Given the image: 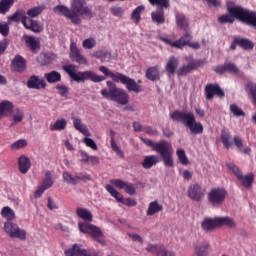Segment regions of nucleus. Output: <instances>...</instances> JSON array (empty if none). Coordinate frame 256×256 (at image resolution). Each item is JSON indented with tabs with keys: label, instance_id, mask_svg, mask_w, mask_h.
<instances>
[{
	"label": "nucleus",
	"instance_id": "nucleus-1",
	"mask_svg": "<svg viewBox=\"0 0 256 256\" xmlns=\"http://www.w3.org/2000/svg\"><path fill=\"white\" fill-rule=\"evenodd\" d=\"M99 72L103 73L105 77H110V79H112V81L106 82L108 89L104 88L100 92L104 99L114 101L115 103H118V105H127V103H129V94L127 91H133V93H141V91H143L141 85L137 84L135 79L130 78L123 73H113L105 66H100ZM115 83H122V85L126 86L127 91L118 88Z\"/></svg>",
	"mask_w": 256,
	"mask_h": 256
},
{
	"label": "nucleus",
	"instance_id": "nucleus-2",
	"mask_svg": "<svg viewBox=\"0 0 256 256\" xmlns=\"http://www.w3.org/2000/svg\"><path fill=\"white\" fill-rule=\"evenodd\" d=\"M53 11L69 19L73 25H81V17L79 15H86V17L92 16L91 8L87 6L85 0H72L71 8L65 5H57L53 8Z\"/></svg>",
	"mask_w": 256,
	"mask_h": 256
},
{
	"label": "nucleus",
	"instance_id": "nucleus-3",
	"mask_svg": "<svg viewBox=\"0 0 256 256\" xmlns=\"http://www.w3.org/2000/svg\"><path fill=\"white\" fill-rule=\"evenodd\" d=\"M229 14H223L218 17V23L220 25H233L235 23V19L241 21V23H246L250 27H254L256 29V12L253 10L245 9L241 6H232L228 8Z\"/></svg>",
	"mask_w": 256,
	"mask_h": 256
},
{
	"label": "nucleus",
	"instance_id": "nucleus-4",
	"mask_svg": "<svg viewBox=\"0 0 256 256\" xmlns=\"http://www.w3.org/2000/svg\"><path fill=\"white\" fill-rule=\"evenodd\" d=\"M76 215L83 221L78 222V229L80 233L92 236L95 241L101 245H105L103 240V231L98 226L91 224L93 222V214L87 208H76Z\"/></svg>",
	"mask_w": 256,
	"mask_h": 256
},
{
	"label": "nucleus",
	"instance_id": "nucleus-5",
	"mask_svg": "<svg viewBox=\"0 0 256 256\" xmlns=\"http://www.w3.org/2000/svg\"><path fill=\"white\" fill-rule=\"evenodd\" d=\"M170 119L186 125L193 135H201L204 131L203 124L195 120V114L193 112L175 110L170 114Z\"/></svg>",
	"mask_w": 256,
	"mask_h": 256
},
{
	"label": "nucleus",
	"instance_id": "nucleus-6",
	"mask_svg": "<svg viewBox=\"0 0 256 256\" xmlns=\"http://www.w3.org/2000/svg\"><path fill=\"white\" fill-rule=\"evenodd\" d=\"M62 69L69 75L70 79H73V81H76V83H85V81L101 83V81H105L106 79L105 76H99L93 71H79L78 73H75L77 69L73 64L63 66Z\"/></svg>",
	"mask_w": 256,
	"mask_h": 256
},
{
	"label": "nucleus",
	"instance_id": "nucleus-7",
	"mask_svg": "<svg viewBox=\"0 0 256 256\" xmlns=\"http://www.w3.org/2000/svg\"><path fill=\"white\" fill-rule=\"evenodd\" d=\"M230 227L234 229L236 227L235 220L229 216L225 217H215V218H205L201 223V228L205 233H211L215 231L217 227Z\"/></svg>",
	"mask_w": 256,
	"mask_h": 256
},
{
	"label": "nucleus",
	"instance_id": "nucleus-8",
	"mask_svg": "<svg viewBox=\"0 0 256 256\" xmlns=\"http://www.w3.org/2000/svg\"><path fill=\"white\" fill-rule=\"evenodd\" d=\"M4 231L11 239L27 240V230L19 227V224L13 221H6L4 223Z\"/></svg>",
	"mask_w": 256,
	"mask_h": 256
},
{
	"label": "nucleus",
	"instance_id": "nucleus-9",
	"mask_svg": "<svg viewBox=\"0 0 256 256\" xmlns=\"http://www.w3.org/2000/svg\"><path fill=\"white\" fill-rule=\"evenodd\" d=\"M207 199L212 207H221L225 203V199H227V190L221 187L212 188L208 193Z\"/></svg>",
	"mask_w": 256,
	"mask_h": 256
},
{
	"label": "nucleus",
	"instance_id": "nucleus-10",
	"mask_svg": "<svg viewBox=\"0 0 256 256\" xmlns=\"http://www.w3.org/2000/svg\"><path fill=\"white\" fill-rule=\"evenodd\" d=\"M204 95L206 101H213L215 97L223 99L225 97V90L219 84L208 83L204 88Z\"/></svg>",
	"mask_w": 256,
	"mask_h": 256
},
{
	"label": "nucleus",
	"instance_id": "nucleus-11",
	"mask_svg": "<svg viewBox=\"0 0 256 256\" xmlns=\"http://www.w3.org/2000/svg\"><path fill=\"white\" fill-rule=\"evenodd\" d=\"M161 157L165 167H175V162L173 161V146L165 140L161 141Z\"/></svg>",
	"mask_w": 256,
	"mask_h": 256
},
{
	"label": "nucleus",
	"instance_id": "nucleus-12",
	"mask_svg": "<svg viewBox=\"0 0 256 256\" xmlns=\"http://www.w3.org/2000/svg\"><path fill=\"white\" fill-rule=\"evenodd\" d=\"M187 193L191 201H196L197 203H200V201H203V199H205L206 190L203 185L199 183H194L188 187Z\"/></svg>",
	"mask_w": 256,
	"mask_h": 256
},
{
	"label": "nucleus",
	"instance_id": "nucleus-13",
	"mask_svg": "<svg viewBox=\"0 0 256 256\" xmlns=\"http://www.w3.org/2000/svg\"><path fill=\"white\" fill-rule=\"evenodd\" d=\"M162 41L167 45H170V47H175L176 49H183V47H188L189 43L193 41V36L190 33L186 32L174 42L167 38H162Z\"/></svg>",
	"mask_w": 256,
	"mask_h": 256
},
{
	"label": "nucleus",
	"instance_id": "nucleus-14",
	"mask_svg": "<svg viewBox=\"0 0 256 256\" xmlns=\"http://www.w3.org/2000/svg\"><path fill=\"white\" fill-rule=\"evenodd\" d=\"M217 75H225V73H231L232 75H239V67L237 64L226 62L223 65H218L214 68Z\"/></svg>",
	"mask_w": 256,
	"mask_h": 256
},
{
	"label": "nucleus",
	"instance_id": "nucleus-15",
	"mask_svg": "<svg viewBox=\"0 0 256 256\" xmlns=\"http://www.w3.org/2000/svg\"><path fill=\"white\" fill-rule=\"evenodd\" d=\"M111 185H114V187H117L118 189H124L125 193L128 195H135L137 193L135 189V185L125 182L121 179H113L110 181Z\"/></svg>",
	"mask_w": 256,
	"mask_h": 256
},
{
	"label": "nucleus",
	"instance_id": "nucleus-16",
	"mask_svg": "<svg viewBox=\"0 0 256 256\" xmlns=\"http://www.w3.org/2000/svg\"><path fill=\"white\" fill-rule=\"evenodd\" d=\"M66 256H97V252L85 250L81 248V245L74 244L71 249L66 251Z\"/></svg>",
	"mask_w": 256,
	"mask_h": 256
},
{
	"label": "nucleus",
	"instance_id": "nucleus-17",
	"mask_svg": "<svg viewBox=\"0 0 256 256\" xmlns=\"http://www.w3.org/2000/svg\"><path fill=\"white\" fill-rule=\"evenodd\" d=\"M197 67H199V62L193 60L187 65H183L180 68H178L176 70V75L177 77H187V75H189V73H193V71H195Z\"/></svg>",
	"mask_w": 256,
	"mask_h": 256
},
{
	"label": "nucleus",
	"instance_id": "nucleus-18",
	"mask_svg": "<svg viewBox=\"0 0 256 256\" xmlns=\"http://www.w3.org/2000/svg\"><path fill=\"white\" fill-rule=\"evenodd\" d=\"M28 89H45L47 87V82H45V79L39 78L37 75H32L27 83H26Z\"/></svg>",
	"mask_w": 256,
	"mask_h": 256
},
{
	"label": "nucleus",
	"instance_id": "nucleus-19",
	"mask_svg": "<svg viewBox=\"0 0 256 256\" xmlns=\"http://www.w3.org/2000/svg\"><path fill=\"white\" fill-rule=\"evenodd\" d=\"M28 19L25 10H18L14 14L8 16V23H20L21 21L22 25L25 26Z\"/></svg>",
	"mask_w": 256,
	"mask_h": 256
},
{
	"label": "nucleus",
	"instance_id": "nucleus-20",
	"mask_svg": "<svg viewBox=\"0 0 256 256\" xmlns=\"http://www.w3.org/2000/svg\"><path fill=\"white\" fill-rule=\"evenodd\" d=\"M12 67L17 71V73H24L27 69V60L23 56L17 55L12 60Z\"/></svg>",
	"mask_w": 256,
	"mask_h": 256
},
{
	"label": "nucleus",
	"instance_id": "nucleus-21",
	"mask_svg": "<svg viewBox=\"0 0 256 256\" xmlns=\"http://www.w3.org/2000/svg\"><path fill=\"white\" fill-rule=\"evenodd\" d=\"M176 19V25L181 29L182 31H189V18L185 16L183 13L177 12L175 14Z\"/></svg>",
	"mask_w": 256,
	"mask_h": 256
},
{
	"label": "nucleus",
	"instance_id": "nucleus-22",
	"mask_svg": "<svg viewBox=\"0 0 256 256\" xmlns=\"http://www.w3.org/2000/svg\"><path fill=\"white\" fill-rule=\"evenodd\" d=\"M73 126L74 128L82 133V135H85V137H91V132L89 131V128L87 126L83 125L81 123V118H73Z\"/></svg>",
	"mask_w": 256,
	"mask_h": 256
},
{
	"label": "nucleus",
	"instance_id": "nucleus-23",
	"mask_svg": "<svg viewBox=\"0 0 256 256\" xmlns=\"http://www.w3.org/2000/svg\"><path fill=\"white\" fill-rule=\"evenodd\" d=\"M18 167L20 173L25 175V173H27L29 169H31V160H29V158L25 156H20L18 160Z\"/></svg>",
	"mask_w": 256,
	"mask_h": 256
},
{
	"label": "nucleus",
	"instance_id": "nucleus-24",
	"mask_svg": "<svg viewBox=\"0 0 256 256\" xmlns=\"http://www.w3.org/2000/svg\"><path fill=\"white\" fill-rule=\"evenodd\" d=\"M236 43L238 47L245 49V51H251V49L255 47V43H253V41L243 37H236Z\"/></svg>",
	"mask_w": 256,
	"mask_h": 256
},
{
	"label": "nucleus",
	"instance_id": "nucleus-25",
	"mask_svg": "<svg viewBox=\"0 0 256 256\" xmlns=\"http://www.w3.org/2000/svg\"><path fill=\"white\" fill-rule=\"evenodd\" d=\"M179 66V60L175 58L174 56L170 57L165 69L168 73V76L171 77V75H175L176 69Z\"/></svg>",
	"mask_w": 256,
	"mask_h": 256
},
{
	"label": "nucleus",
	"instance_id": "nucleus-26",
	"mask_svg": "<svg viewBox=\"0 0 256 256\" xmlns=\"http://www.w3.org/2000/svg\"><path fill=\"white\" fill-rule=\"evenodd\" d=\"M30 24L24 25L25 29L29 31H33V33H41L43 31V26L37 20H33V18H28Z\"/></svg>",
	"mask_w": 256,
	"mask_h": 256
},
{
	"label": "nucleus",
	"instance_id": "nucleus-27",
	"mask_svg": "<svg viewBox=\"0 0 256 256\" xmlns=\"http://www.w3.org/2000/svg\"><path fill=\"white\" fill-rule=\"evenodd\" d=\"M238 181H240L245 189H249L250 187H253V183L255 181V174L249 173L245 176L242 174L241 178L238 179Z\"/></svg>",
	"mask_w": 256,
	"mask_h": 256
},
{
	"label": "nucleus",
	"instance_id": "nucleus-28",
	"mask_svg": "<svg viewBox=\"0 0 256 256\" xmlns=\"http://www.w3.org/2000/svg\"><path fill=\"white\" fill-rule=\"evenodd\" d=\"M1 217H3V219H6V221H15L16 216H15V211L9 207V206H5L1 209L0 212Z\"/></svg>",
	"mask_w": 256,
	"mask_h": 256
},
{
	"label": "nucleus",
	"instance_id": "nucleus-29",
	"mask_svg": "<svg viewBox=\"0 0 256 256\" xmlns=\"http://www.w3.org/2000/svg\"><path fill=\"white\" fill-rule=\"evenodd\" d=\"M157 163H159V156H155V155L145 156L142 162V167L144 169H151V167H153V165H157Z\"/></svg>",
	"mask_w": 256,
	"mask_h": 256
},
{
	"label": "nucleus",
	"instance_id": "nucleus-30",
	"mask_svg": "<svg viewBox=\"0 0 256 256\" xmlns=\"http://www.w3.org/2000/svg\"><path fill=\"white\" fill-rule=\"evenodd\" d=\"M14 5L15 0H0V15H7Z\"/></svg>",
	"mask_w": 256,
	"mask_h": 256
},
{
	"label": "nucleus",
	"instance_id": "nucleus-31",
	"mask_svg": "<svg viewBox=\"0 0 256 256\" xmlns=\"http://www.w3.org/2000/svg\"><path fill=\"white\" fill-rule=\"evenodd\" d=\"M145 77L149 79V81H157L159 80V67L153 66L146 70Z\"/></svg>",
	"mask_w": 256,
	"mask_h": 256
},
{
	"label": "nucleus",
	"instance_id": "nucleus-32",
	"mask_svg": "<svg viewBox=\"0 0 256 256\" xmlns=\"http://www.w3.org/2000/svg\"><path fill=\"white\" fill-rule=\"evenodd\" d=\"M209 243L203 242L202 244L195 247L196 256H209Z\"/></svg>",
	"mask_w": 256,
	"mask_h": 256
},
{
	"label": "nucleus",
	"instance_id": "nucleus-33",
	"mask_svg": "<svg viewBox=\"0 0 256 256\" xmlns=\"http://www.w3.org/2000/svg\"><path fill=\"white\" fill-rule=\"evenodd\" d=\"M13 102L4 100L0 103V117L1 115H7V113H13Z\"/></svg>",
	"mask_w": 256,
	"mask_h": 256
},
{
	"label": "nucleus",
	"instance_id": "nucleus-34",
	"mask_svg": "<svg viewBox=\"0 0 256 256\" xmlns=\"http://www.w3.org/2000/svg\"><path fill=\"white\" fill-rule=\"evenodd\" d=\"M44 77L47 81V83H59L61 81V73L53 70L49 73H45Z\"/></svg>",
	"mask_w": 256,
	"mask_h": 256
},
{
	"label": "nucleus",
	"instance_id": "nucleus-35",
	"mask_svg": "<svg viewBox=\"0 0 256 256\" xmlns=\"http://www.w3.org/2000/svg\"><path fill=\"white\" fill-rule=\"evenodd\" d=\"M105 189L108 193L111 194L112 197H114V199H116V201H118V203H123V199H124L123 194L115 190V188L112 185L107 184L105 186Z\"/></svg>",
	"mask_w": 256,
	"mask_h": 256
},
{
	"label": "nucleus",
	"instance_id": "nucleus-36",
	"mask_svg": "<svg viewBox=\"0 0 256 256\" xmlns=\"http://www.w3.org/2000/svg\"><path fill=\"white\" fill-rule=\"evenodd\" d=\"M139 139L144 143V145H147V147H151L153 151H157V153H161V142L155 143L150 139L143 138L142 136L139 137Z\"/></svg>",
	"mask_w": 256,
	"mask_h": 256
},
{
	"label": "nucleus",
	"instance_id": "nucleus-37",
	"mask_svg": "<svg viewBox=\"0 0 256 256\" xmlns=\"http://www.w3.org/2000/svg\"><path fill=\"white\" fill-rule=\"evenodd\" d=\"M55 181H53V174L51 171H46L44 174V179L42 182V187L46 189H51L54 185Z\"/></svg>",
	"mask_w": 256,
	"mask_h": 256
},
{
	"label": "nucleus",
	"instance_id": "nucleus-38",
	"mask_svg": "<svg viewBox=\"0 0 256 256\" xmlns=\"http://www.w3.org/2000/svg\"><path fill=\"white\" fill-rule=\"evenodd\" d=\"M67 127V120L61 118L55 121L54 124L50 125V131H63Z\"/></svg>",
	"mask_w": 256,
	"mask_h": 256
},
{
	"label": "nucleus",
	"instance_id": "nucleus-39",
	"mask_svg": "<svg viewBox=\"0 0 256 256\" xmlns=\"http://www.w3.org/2000/svg\"><path fill=\"white\" fill-rule=\"evenodd\" d=\"M145 11V6L140 5L136 7L131 14L132 21H135L136 25H138L139 21H141V13Z\"/></svg>",
	"mask_w": 256,
	"mask_h": 256
},
{
	"label": "nucleus",
	"instance_id": "nucleus-40",
	"mask_svg": "<svg viewBox=\"0 0 256 256\" xmlns=\"http://www.w3.org/2000/svg\"><path fill=\"white\" fill-rule=\"evenodd\" d=\"M44 10L45 6H35L27 10V15L30 17V19H33L35 17H39V15H41Z\"/></svg>",
	"mask_w": 256,
	"mask_h": 256
},
{
	"label": "nucleus",
	"instance_id": "nucleus-41",
	"mask_svg": "<svg viewBox=\"0 0 256 256\" xmlns=\"http://www.w3.org/2000/svg\"><path fill=\"white\" fill-rule=\"evenodd\" d=\"M221 141L226 149H231V133L229 131H221Z\"/></svg>",
	"mask_w": 256,
	"mask_h": 256
},
{
	"label": "nucleus",
	"instance_id": "nucleus-42",
	"mask_svg": "<svg viewBox=\"0 0 256 256\" xmlns=\"http://www.w3.org/2000/svg\"><path fill=\"white\" fill-rule=\"evenodd\" d=\"M25 43L28 45L31 51H33V53L39 49V41H37V39H35L33 36H26Z\"/></svg>",
	"mask_w": 256,
	"mask_h": 256
},
{
	"label": "nucleus",
	"instance_id": "nucleus-43",
	"mask_svg": "<svg viewBox=\"0 0 256 256\" xmlns=\"http://www.w3.org/2000/svg\"><path fill=\"white\" fill-rule=\"evenodd\" d=\"M159 211H161V206L159 205V203H157V201H154L149 204L147 215H155V213H159Z\"/></svg>",
	"mask_w": 256,
	"mask_h": 256
},
{
	"label": "nucleus",
	"instance_id": "nucleus-44",
	"mask_svg": "<svg viewBox=\"0 0 256 256\" xmlns=\"http://www.w3.org/2000/svg\"><path fill=\"white\" fill-rule=\"evenodd\" d=\"M110 145H111L112 151H114V153H116L118 157H120L121 159H125V154L122 152L121 148L117 145V142H115V139L113 138L111 139Z\"/></svg>",
	"mask_w": 256,
	"mask_h": 256
},
{
	"label": "nucleus",
	"instance_id": "nucleus-45",
	"mask_svg": "<svg viewBox=\"0 0 256 256\" xmlns=\"http://www.w3.org/2000/svg\"><path fill=\"white\" fill-rule=\"evenodd\" d=\"M176 155L182 165H187L189 163V158H187V154L185 153V150L178 149L176 152Z\"/></svg>",
	"mask_w": 256,
	"mask_h": 256
},
{
	"label": "nucleus",
	"instance_id": "nucleus-46",
	"mask_svg": "<svg viewBox=\"0 0 256 256\" xmlns=\"http://www.w3.org/2000/svg\"><path fill=\"white\" fill-rule=\"evenodd\" d=\"M226 166L228 167V169L230 171H232V173H234V175L237 177V179H240L243 175V172L241 171V169L239 167H237V165L233 164V163H228L226 164Z\"/></svg>",
	"mask_w": 256,
	"mask_h": 256
},
{
	"label": "nucleus",
	"instance_id": "nucleus-47",
	"mask_svg": "<svg viewBox=\"0 0 256 256\" xmlns=\"http://www.w3.org/2000/svg\"><path fill=\"white\" fill-rule=\"evenodd\" d=\"M230 112L235 116V117H245V112L237 106V104H231L230 105Z\"/></svg>",
	"mask_w": 256,
	"mask_h": 256
},
{
	"label": "nucleus",
	"instance_id": "nucleus-48",
	"mask_svg": "<svg viewBox=\"0 0 256 256\" xmlns=\"http://www.w3.org/2000/svg\"><path fill=\"white\" fill-rule=\"evenodd\" d=\"M37 61L38 63H40V65L45 66L51 63V58L49 57V55L43 53L38 56Z\"/></svg>",
	"mask_w": 256,
	"mask_h": 256
},
{
	"label": "nucleus",
	"instance_id": "nucleus-49",
	"mask_svg": "<svg viewBox=\"0 0 256 256\" xmlns=\"http://www.w3.org/2000/svg\"><path fill=\"white\" fill-rule=\"evenodd\" d=\"M95 45H97V41H95V38H87L82 43V47H84V49H93Z\"/></svg>",
	"mask_w": 256,
	"mask_h": 256
},
{
	"label": "nucleus",
	"instance_id": "nucleus-50",
	"mask_svg": "<svg viewBox=\"0 0 256 256\" xmlns=\"http://www.w3.org/2000/svg\"><path fill=\"white\" fill-rule=\"evenodd\" d=\"M81 55V52L79 51V48H77V44L72 43L70 45V58L72 61L77 58V56Z\"/></svg>",
	"mask_w": 256,
	"mask_h": 256
},
{
	"label": "nucleus",
	"instance_id": "nucleus-51",
	"mask_svg": "<svg viewBox=\"0 0 256 256\" xmlns=\"http://www.w3.org/2000/svg\"><path fill=\"white\" fill-rule=\"evenodd\" d=\"M110 11L115 17H123V15L125 14V10L119 6L111 7Z\"/></svg>",
	"mask_w": 256,
	"mask_h": 256
},
{
	"label": "nucleus",
	"instance_id": "nucleus-52",
	"mask_svg": "<svg viewBox=\"0 0 256 256\" xmlns=\"http://www.w3.org/2000/svg\"><path fill=\"white\" fill-rule=\"evenodd\" d=\"M75 179H78V181H83L84 183H87V181H91V175L85 172H79L75 174Z\"/></svg>",
	"mask_w": 256,
	"mask_h": 256
},
{
	"label": "nucleus",
	"instance_id": "nucleus-53",
	"mask_svg": "<svg viewBox=\"0 0 256 256\" xmlns=\"http://www.w3.org/2000/svg\"><path fill=\"white\" fill-rule=\"evenodd\" d=\"M84 143H85L86 147H90V149H92L93 151H97L98 147H97V143H95L94 139L85 137Z\"/></svg>",
	"mask_w": 256,
	"mask_h": 256
},
{
	"label": "nucleus",
	"instance_id": "nucleus-54",
	"mask_svg": "<svg viewBox=\"0 0 256 256\" xmlns=\"http://www.w3.org/2000/svg\"><path fill=\"white\" fill-rule=\"evenodd\" d=\"M63 179L69 185H76L77 184V179L73 178V176L71 174H69L68 172L63 173Z\"/></svg>",
	"mask_w": 256,
	"mask_h": 256
},
{
	"label": "nucleus",
	"instance_id": "nucleus-55",
	"mask_svg": "<svg viewBox=\"0 0 256 256\" xmlns=\"http://www.w3.org/2000/svg\"><path fill=\"white\" fill-rule=\"evenodd\" d=\"M23 119H25V113H23V111H21L20 109H16V114H14L13 116V121L15 123H21Z\"/></svg>",
	"mask_w": 256,
	"mask_h": 256
},
{
	"label": "nucleus",
	"instance_id": "nucleus-56",
	"mask_svg": "<svg viewBox=\"0 0 256 256\" xmlns=\"http://www.w3.org/2000/svg\"><path fill=\"white\" fill-rule=\"evenodd\" d=\"M23 147H27V140L20 139L11 145V148L16 150L23 149Z\"/></svg>",
	"mask_w": 256,
	"mask_h": 256
},
{
	"label": "nucleus",
	"instance_id": "nucleus-57",
	"mask_svg": "<svg viewBox=\"0 0 256 256\" xmlns=\"http://www.w3.org/2000/svg\"><path fill=\"white\" fill-rule=\"evenodd\" d=\"M0 35L7 37L9 35V24L7 22L0 23Z\"/></svg>",
	"mask_w": 256,
	"mask_h": 256
},
{
	"label": "nucleus",
	"instance_id": "nucleus-58",
	"mask_svg": "<svg viewBox=\"0 0 256 256\" xmlns=\"http://www.w3.org/2000/svg\"><path fill=\"white\" fill-rule=\"evenodd\" d=\"M56 89L59 91V95H61V97H65V95L69 93V88L63 84H58Z\"/></svg>",
	"mask_w": 256,
	"mask_h": 256
},
{
	"label": "nucleus",
	"instance_id": "nucleus-59",
	"mask_svg": "<svg viewBox=\"0 0 256 256\" xmlns=\"http://www.w3.org/2000/svg\"><path fill=\"white\" fill-rule=\"evenodd\" d=\"M7 47H9V39L5 38L0 41V57L7 51Z\"/></svg>",
	"mask_w": 256,
	"mask_h": 256
},
{
	"label": "nucleus",
	"instance_id": "nucleus-60",
	"mask_svg": "<svg viewBox=\"0 0 256 256\" xmlns=\"http://www.w3.org/2000/svg\"><path fill=\"white\" fill-rule=\"evenodd\" d=\"M122 205H126V207H135L137 206V201H135L133 198H124L122 200Z\"/></svg>",
	"mask_w": 256,
	"mask_h": 256
},
{
	"label": "nucleus",
	"instance_id": "nucleus-61",
	"mask_svg": "<svg viewBox=\"0 0 256 256\" xmlns=\"http://www.w3.org/2000/svg\"><path fill=\"white\" fill-rule=\"evenodd\" d=\"M79 155H80L81 163H89L90 156H89V154H87V152L80 150Z\"/></svg>",
	"mask_w": 256,
	"mask_h": 256
},
{
	"label": "nucleus",
	"instance_id": "nucleus-62",
	"mask_svg": "<svg viewBox=\"0 0 256 256\" xmlns=\"http://www.w3.org/2000/svg\"><path fill=\"white\" fill-rule=\"evenodd\" d=\"M151 17L153 23H161V12H152Z\"/></svg>",
	"mask_w": 256,
	"mask_h": 256
},
{
	"label": "nucleus",
	"instance_id": "nucleus-63",
	"mask_svg": "<svg viewBox=\"0 0 256 256\" xmlns=\"http://www.w3.org/2000/svg\"><path fill=\"white\" fill-rule=\"evenodd\" d=\"M144 133H146L147 135H157V130H155L153 127L151 126H144L143 130Z\"/></svg>",
	"mask_w": 256,
	"mask_h": 256
},
{
	"label": "nucleus",
	"instance_id": "nucleus-64",
	"mask_svg": "<svg viewBox=\"0 0 256 256\" xmlns=\"http://www.w3.org/2000/svg\"><path fill=\"white\" fill-rule=\"evenodd\" d=\"M73 61L79 65H87V59L83 55L79 54Z\"/></svg>",
	"mask_w": 256,
	"mask_h": 256
}]
</instances>
